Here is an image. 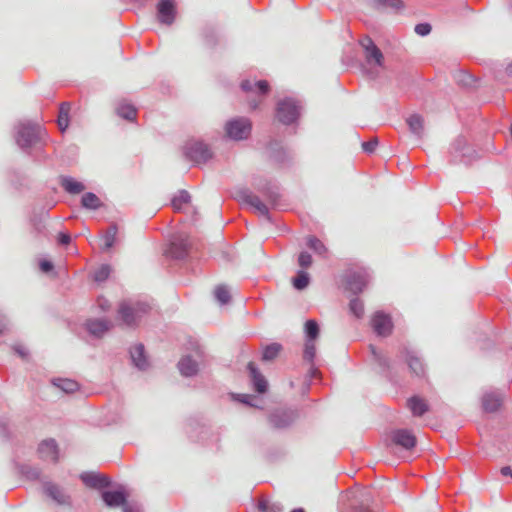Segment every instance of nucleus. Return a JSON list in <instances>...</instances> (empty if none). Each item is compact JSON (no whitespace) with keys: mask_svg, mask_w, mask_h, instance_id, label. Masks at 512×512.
I'll use <instances>...</instances> for the list:
<instances>
[{"mask_svg":"<svg viewBox=\"0 0 512 512\" xmlns=\"http://www.w3.org/2000/svg\"><path fill=\"white\" fill-rule=\"evenodd\" d=\"M47 131L39 123L20 121L14 127V140L22 150L38 148L47 141Z\"/></svg>","mask_w":512,"mask_h":512,"instance_id":"nucleus-1","label":"nucleus"},{"mask_svg":"<svg viewBox=\"0 0 512 512\" xmlns=\"http://www.w3.org/2000/svg\"><path fill=\"white\" fill-rule=\"evenodd\" d=\"M149 310L150 306L145 302L128 300L120 304L118 315L126 326H135Z\"/></svg>","mask_w":512,"mask_h":512,"instance_id":"nucleus-2","label":"nucleus"},{"mask_svg":"<svg viewBox=\"0 0 512 512\" xmlns=\"http://www.w3.org/2000/svg\"><path fill=\"white\" fill-rule=\"evenodd\" d=\"M240 86L247 94V103L251 110L259 108L270 91L269 83L266 80H259L256 82L243 80Z\"/></svg>","mask_w":512,"mask_h":512,"instance_id":"nucleus-3","label":"nucleus"},{"mask_svg":"<svg viewBox=\"0 0 512 512\" xmlns=\"http://www.w3.org/2000/svg\"><path fill=\"white\" fill-rule=\"evenodd\" d=\"M252 123L246 117H237L229 120L225 125L226 135L233 140L247 139L251 133Z\"/></svg>","mask_w":512,"mask_h":512,"instance_id":"nucleus-4","label":"nucleus"},{"mask_svg":"<svg viewBox=\"0 0 512 512\" xmlns=\"http://www.w3.org/2000/svg\"><path fill=\"white\" fill-rule=\"evenodd\" d=\"M300 115V106L298 103L290 98L279 101L276 109L277 119L285 124L289 125L295 122Z\"/></svg>","mask_w":512,"mask_h":512,"instance_id":"nucleus-5","label":"nucleus"},{"mask_svg":"<svg viewBox=\"0 0 512 512\" xmlns=\"http://www.w3.org/2000/svg\"><path fill=\"white\" fill-rule=\"evenodd\" d=\"M184 155L190 160H209L214 155L210 147L200 140H189L185 143Z\"/></svg>","mask_w":512,"mask_h":512,"instance_id":"nucleus-6","label":"nucleus"},{"mask_svg":"<svg viewBox=\"0 0 512 512\" xmlns=\"http://www.w3.org/2000/svg\"><path fill=\"white\" fill-rule=\"evenodd\" d=\"M359 44L364 50L367 64L378 67L384 66V55L369 36H364L360 39Z\"/></svg>","mask_w":512,"mask_h":512,"instance_id":"nucleus-7","label":"nucleus"},{"mask_svg":"<svg viewBox=\"0 0 512 512\" xmlns=\"http://www.w3.org/2000/svg\"><path fill=\"white\" fill-rule=\"evenodd\" d=\"M253 185L265 196L270 204L276 205L279 193L277 186L272 180H268L262 176H257L254 178Z\"/></svg>","mask_w":512,"mask_h":512,"instance_id":"nucleus-8","label":"nucleus"},{"mask_svg":"<svg viewBox=\"0 0 512 512\" xmlns=\"http://www.w3.org/2000/svg\"><path fill=\"white\" fill-rule=\"evenodd\" d=\"M157 15L161 23L171 25L176 16L174 0H159L157 4Z\"/></svg>","mask_w":512,"mask_h":512,"instance_id":"nucleus-9","label":"nucleus"},{"mask_svg":"<svg viewBox=\"0 0 512 512\" xmlns=\"http://www.w3.org/2000/svg\"><path fill=\"white\" fill-rule=\"evenodd\" d=\"M239 199L249 205L255 212L270 219L268 206L261 201V199L249 191H242L239 195Z\"/></svg>","mask_w":512,"mask_h":512,"instance_id":"nucleus-10","label":"nucleus"},{"mask_svg":"<svg viewBox=\"0 0 512 512\" xmlns=\"http://www.w3.org/2000/svg\"><path fill=\"white\" fill-rule=\"evenodd\" d=\"M372 327L379 336H388L392 332L393 324L389 315L377 312L372 318Z\"/></svg>","mask_w":512,"mask_h":512,"instance_id":"nucleus-11","label":"nucleus"},{"mask_svg":"<svg viewBox=\"0 0 512 512\" xmlns=\"http://www.w3.org/2000/svg\"><path fill=\"white\" fill-rule=\"evenodd\" d=\"M367 283L368 273L363 269L354 271L348 275L347 288L354 294L362 292Z\"/></svg>","mask_w":512,"mask_h":512,"instance_id":"nucleus-12","label":"nucleus"},{"mask_svg":"<svg viewBox=\"0 0 512 512\" xmlns=\"http://www.w3.org/2000/svg\"><path fill=\"white\" fill-rule=\"evenodd\" d=\"M392 441L404 449H412L416 445V438L407 429H398L392 432Z\"/></svg>","mask_w":512,"mask_h":512,"instance_id":"nucleus-13","label":"nucleus"},{"mask_svg":"<svg viewBox=\"0 0 512 512\" xmlns=\"http://www.w3.org/2000/svg\"><path fill=\"white\" fill-rule=\"evenodd\" d=\"M38 454L45 461L56 462L58 459V448L55 440H44L39 444Z\"/></svg>","mask_w":512,"mask_h":512,"instance_id":"nucleus-14","label":"nucleus"},{"mask_svg":"<svg viewBox=\"0 0 512 512\" xmlns=\"http://www.w3.org/2000/svg\"><path fill=\"white\" fill-rule=\"evenodd\" d=\"M102 499L109 507H118L124 505H131L127 503L126 496L122 491H105L102 493Z\"/></svg>","mask_w":512,"mask_h":512,"instance_id":"nucleus-15","label":"nucleus"},{"mask_svg":"<svg viewBox=\"0 0 512 512\" xmlns=\"http://www.w3.org/2000/svg\"><path fill=\"white\" fill-rule=\"evenodd\" d=\"M130 356L133 364L139 370H145L149 363L145 356L144 346L142 344H136L130 349Z\"/></svg>","mask_w":512,"mask_h":512,"instance_id":"nucleus-16","label":"nucleus"},{"mask_svg":"<svg viewBox=\"0 0 512 512\" xmlns=\"http://www.w3.org/2000/svg\"><path fill=\"white\" fill-rule=\"evenodd\" d=\"M81 480L91 488L100 489L109 485V481L105 476L96 473H83Z\"/></svg>","mask_w":512,"mask_h":512,"instance_id":"nucleus-17","label":"nucleus"},{"mask_svg":"<svg viewBox=\"0 0 512 512\" xmlns=\"http://www.w3.org/2000/svg\"><path fill=\"white\" fill-rule=\"evenodd\" d=\"M451 149L453 150L455 157H473L472 149L467 146L465 137L459 135L451 143Z\"/></svg>","mask_w":512,"mask_h":512,"instance_id":"nucleus-18","label":"nucleus"},{"mask_svg":"<svg viewBox=\"0 0 512 512\" xmlns=\"http://www.w3.org/2000/svg\"><path fill=\"white\" fill-rule=\"evenodd\" d=\"M248 370L250 372L255 390L258 393H264L267 390V381L264 376L258 371L252 362L248 364Z\"/></svg>","mask_w":512,"mask_h":512,"instance_id":"nucleus-19","label":"nucleus"},{"mask_svg":"<svg viewBox=\"0 0 512 512\" xmlns=\"http://www.w3.org/2000/svg\"><path fill=\"white\" fill-rule=\"evenodd\" d=\"M269 420L273 427L284 428L289 426L293 422L294 416L293 413L291 412L281 411L271 414Z\"/></svg>","mask_w":512,"mask_h":512,"instance_id":"nucleus-20","label":"nucleus"},{"mask_svg":"<svg viewBox=\"0 0 512 512\" xmlns=\"http://www.w3.org/2000/svg\"><path fill=\"white\" fill-rule=\"evenodd\" d=\"M502 396L495 392L485 393L482 398V406L486 412H495L502 403Z\"/></svg>","mask_w":512,"mask_h":512,"instance_id":"nucleus-21","label":"nucleus"},{"mask_svg":"<svg viewBox=\"0 0 512 512\" xmlns=\"http://www.w3.org/2000/svg\"><path fill=\"white\" fill-rule=\"evenodd\" d=\"M60 184L63 189L70 194H79L85 190V185L69 176H62Z\"/></svg>","mask_w":512,"mask_h":512,"instance_id":"nucleus-22","label":"nucleus"},{"mask_svg":"<svg viewBox=\"0 0 512 512\" xmlns=\"http://www.w3.org/2000/svg\"><path fill=\"white\" fill-rule=\"evenodd\" d=\"M407 125L415 136L422 138L424 134V118L420 114H412L407 120Z\"/></svg>","mask_w":512,"mask_h":512,"instance_id":"nucleus-23","label":"nucleus"},{"mask_svg":"<svg viewBox=\"0 0 512 512\" xmlns=\"http://www.w3.org/2000/svg\"><path fill=\"white\" fill-rule=\"evenodd\" d=\"M86 327L90 334L101 337L110 329L111 324L106 320H89L86 323Z\"/></svg>","mask_w":512,"mask_h":512,"instance_id":"nucleus-24","label":"nucleus"},{"mask_svg":"<svg viewBox=\"0 0 512 512\" xmlns=\"http://www.w3.org/2000/svg\"><path fill=\"white\" fill-rule=\"evenodd\" d=\"M71 110V103L70 102H62L59 106V113H58V119L57 124L60 129V131L63 133L66 131V129L69 126L70 117L69 113Z\"/></svg>","mask_w":512,"mask_h":512,"instance_id":"nucleus-25","label":"nucleus"},{"mask_svg":"<svg viewBox=\"0 0 512 512\" xmlns=\"http://www.w3.org/2000/svg\"><path fill=\"white\" fill-rule=\"evenodd\" d=\"M178 368L180 373L185 377L193 376L198 371L197 363L194 360H192L189 356L183 357L178 362Z\"/></svg>","mask_w":512,"mask_h":512,"instance_id":"nucleus-26","label":"nucleus"},{"mask_svg":"<svg viewBox=\"0 0 512 512\" xmlns=\"http://www.w3.org/2000/svg\"><path fill=\"white\" fill-rule=\"evenodd\" d=\"M406 360L409 368L416 376L424 375L425 369L422 361L413 351L406 350Z\"/></svg>","mask_w":512,"mask_h":512,"instance_id":"nucleus-27","label":"nucleus"},{"mask_svg":"<svg viewBox=\"0 0 512 512\" xmlns=\"http://www.w3.org/2000/svg\"><path fill=\"white\" fill-rule=\"evenodd\" d=\"M116 113L123 119L134 121L136 119L137 110L132 104L122 101L116 107Z\"/></svg>","mask_w":512,"mask_h":512,"instance_id":"nucleus-28","label":"nucleus"},{"mask_svg":"<svg viewBox=\"0 0 512 512\" xmlns=\"http://www.w3.org/2000/svg\"><path fill=\"white\" fill-rule=\"evenodd\" d=\"M407 405L414 416H422L428 411V405L425 400L417 396L411 397L407 401Z\"/></svg>","mask_w":512,"mask_h":512,"instance_id":"nucleus-29","label":"nucleus"},{"mask_svg":"<svg viewBox=\"0 0 512 512\" xmlns=\"http://www.w3.org/2000/svg\"><path fill=\"white\" fill-rule=\"evenodd\" d=\"M44 490L48 496H50L54 501L59 504H66L68 502V497L63 493V491L56 485L52 483H46L44 485Z\"/></svg>","mask_w":512,"mask_h":512,"instance_id":"nucleus-30","label":"nucleus"},{"mask_svg":"<svg viewBox=\"0 0 512 512\" xmlns=\"http://www.w3.org/2000/svg\"><path fill=\"white\" fill-rule=\"evenodd\" d=\"M191 197L186 190H181L175 195L171 201L172 207L175 211H183L190 204Z\"/></svg>","mask_w":512,"mask_h":512,"instance_id":"nucleus-31","label":"nucleus"},{"mask_svg":"<svg viewBox=\"0 0 512 512\" xmlns=\"http://www.w3.org/2000/svg\"><path fill=\"white\" fill-rule=\"evenodd\" d=\"M81 205L83 208L88 210H97L103 205V203L96 194L87 192L81 198Z\"/></svg>","mask_w":512,"mask_h":512,"instance_id":"nucleus-32","label":"nucleus"},{"mask_svg":"<svg viewBox=\"0 0 512 512\" xmlns=\"http://www.w3.org/2000/svg\"><path fill=\"white\" fill-rule=\"evenodd\" d=\"M376 8L378 10H383L390 8L394 11H400L404 9L405 5L402 0H374Z\"/></svg>","mask_w":512,"mask_h":512,"instance_id":"nucleus-33","label":"nucleus"},{"mask_svg":"<svg viewBox=\"0 0 512 512\" xmlns=\"http://www.w3.org/2000/svg\"><path fill=\"white\" fill-rule=\"evenodd\" d=\"M455 80L458 85L465 88L474 87V83L476 82V79L471 74L463 70H460L455 74Z\"/></svg>","mask_w":512,"mask_h":512,"instance_id":"nucleus-34","label":"nucleus"},{"mask_svg":"<svg viewBox=\"0 0 512 512\" xmlns=\"http://www.w3.org/2000/svg\"><path fill=\"white\" fill-rule=\"evenodd\" d=\"M53 383L65 393H73L79 388L78 383L71 379H57Z\"/></svg>","mask_w":512,"mask_h":512,"instance_id":"nucleus-35","label":"nucleus"},{"mask_svg":"<svg viewBox=\"0 0 512 512\" xmlns=\"http://www.w3.org/2000/svg\"><path fill=\"white\" fill-rule=\"evenodd\" d=\"M281 345L278 343H272L266 346L263 350L262 359L265 361H271L275 359L281 351Z\"/></svg>","mask_w":512,"mask_h":512,"instance_id":"nucleus-36","label":"nucleus"},{"mask_svg":"<svg viewBox=\"0 0 512 512\" xmlns=\"http://www.w3.org/2000/svg\"><path fill=\"white\" fill-rule=\"evenodd\" d=\"M214 295L220 304H227L230 301V292L224 285H219L215 288Z\"/></svg>","mask_w":512,"mask_h":512,"instance_id":"nucleus-37","label":"nucleus"},{"mask_svg":"<svg viewBox=\"0 0 512 512\" xmlns=\"http://www.w3.org/2000/svg\"><path fill=\"white\" fill-rule=\"evenodd\" d=\"M307 340L315 341L319 335V326L315 320H308L305 324Z\"/></svg>","mask_w":512,"mask_h":512,"instance_id":"nucleus-38","label":"nucleus"},{"mask_svg":"<svg viewBox=\"0 0 512 512\" xmlns=\"http://www.w3.org/2000/svg\"><path fill=\"white\" fill-rule=\"evenodd\" d=\"M307 246L319 255H324L327 251L324 244L314 236L307 238Z\"/></svg>","mask_w":512,"mask_h":512,"instance_id":"nucleus-39","label":"nucleus"},{"mask_svg":"<svg viewBox=\"0 0 512 512\" xmlns=\"http://www.w3.org/2000/svg\"><path fill=\"white\" fill-rule=\"evenodd\" d=\"M309 275L304 271L298 272V275L293 279V286L297 290L305 289L309 284Z\"/></svg>","mask_w":512,"mask_h":512,"instance_id":"nucleus-40","label":"nucleus"},{"mask_svg":"<svg viewBox=\"0 0 512 512\" xmlns=\"http://www.w3.org/2000/svg\"><path fill=\"white\" fill-rule=\"evenodd\" d=\"M116 235H117V227L115 225H111L107 229L105 236H104L105 249H110L114 245L115 240H116Z\"/></svg>","mask_w":512,"mask_h":512,"instance_id":"nucleus-41","label":"nucleus"},{"mask_svg":"<svg viewBox=\"0 0 512 512\" xmlns=\"http://www.w3.org/2000/svg\"><path fill=\"white\" fill-rule=\"evenodd\" d=\"M349 308L351 313L357 318L362 317L364 314L363 302L358 298H354L350 301Z\"/></svg>","mask_w":512,"mask_h":512,"instance_id":"nucleus-42","label":"nucleus"},{"mask_svg":"<svg viewBox=\"0 0 512 512\" xmlns=\"http://www.w3.org/2000/svg\"><path fill=\"white\" fill-rule=\"evenodd\" d=\"M316 355V346L315 342L312 340H306L305 349H304V359L313 362Z\"/></svg>","mask_w":512,"mask_h":512,"instance_id":"nucleus-43","label":"nucleus"},{"mask_svg":"<svg viewBox=\"0 0 512 512\" xmlns=\"http://www.w3.org/2000/svg\"><path fill=\"white\" fill-rule=\"evenodd\" d=\"M111 272V267L109 265H102L94 272V280L97 282L105 281Z\"/></svg>","mask_w":512,"mask_h":512,"instance_id":"nucleus-44","label":"nucleus"},{"mask_svg":"<svg viewBox=\"0 0 512 512\" xmlns=\"http://www.w3.org/2000/svg\"><path fill=\"white\" fill-rule=\"evenodd\" d=\"M378 143V138L374 137L369 141L362 143V148L367 153V155L371 156L375 152Z\"/></svg>","mask_w":512,"mask_h":512,"instance_id":"nucleus-45","label":"nucleus"},{"mask_svg":"<svg viewBox=\"0 0 512 512\" xmlns=\"http://www.w3.org/2000/svg\"><path fill=\"white\" fill-rule=\"evenodd\" d=\"M298 263L303 268H308L312 263V257L307 252H302L299 255Z\"/></svg>","mask_w":512,"mask_h":512,"instance_id":"nucleus-46","label":"nucleus"},{"mask_svg":"<svg viewBox=\"0 0 512 512\" xmlns=\"http://www.w3.org/2000/svg\"><path fill=\"white\" fill-rule=\"evenodd\" d=\"M431 25L428 23H420L415 26V32L420 36H426L431 32Z\"/></svg>","mask_w":512,"mask_h":512,"instance_id":"nucleus-47","label":"nucleus"},{"mask_svg":"<svg viewBox=\"0 0 512 512\" xmlns=\"http://www.w3.org/2000/svg\"><path fill=\"white\" fill-rule=\"evenodd\" d=\"M370 348L374 358L378 361V363L382 366H386L388 363L386 358L382 355V353L377 351L376 348L373 346H371Z\"/></svg>","mask_w":512,"mask_h":512,"instance_id":"nucleus-48","label":"nucleus"},{"mask_svg":"<svg viewBox=\"0 0 512 512\" xmlns=\"http://www.w3.org/2000/svg\"><path fill=\"white\" fill-rule=\"evenodd\" d=\"M97 305L102 311H106L110 308L109 301L104 297H99L97 299Z\"/></svg>","mask_w":512,"mask_h":512,"instance_id":"nucleus-49","label":"nucleus"},{"mask_svg":"<svg viewBox=\"0 0 512 512\" xmlns=\"http://www.w3.org/2000/svg\"><path fill=\"white\" fill-rule=\"evenodd\" d=\"M40 269L43 272L48 273L53 269V264L48 260H42L40 261Z\"/></svg>","mask_w":512,"mask_h":512,"instance_id":"nucleus-50","label":"nucleus"},{"mask_svg":"<svg viewBox=\"0 0 512 512\" xmlns=\"http://www.w3.org/2000/svg\"><path fill=\"white\" fill-rule=\"evenodd\" d=\"M59 243L62 244V245H67L70 243V235L69 234H66V233H60L59 234Z\"/></svg>","mask_w":512,"mask_h":512,"instance_id":"nucleus-51","label":"nucleus"},{"mask_svg":"<svg viewBox=\"0 0 512 512\" xmlns=\"http://www.w3.org/2000/svg\"><path fill=\"white\" fill-rule=\"evenodd\" d=\"M122 512H141L140 508L136 505H124Z\"/></svg>","mask_w":512,"mask_h":512,"instance_id":"nucleus-52","label":"nucleus"},{"mask_svg":"<svg viewBox=\"0 0 512 512\" xmlns=\"http://www.w3.org/2000/svg\"><path fill=\"white\" fill-rule=\"evenodd\" d=\"M501 474L503 476H510L512 478V469L509 466L502 467Z\"/></svg>","mask_w":512,"mask_h":512,"instance_id":"nucleus-53","label":"nucleus"},{"mask_svg":"<svg viewBox=\"0 0 512 512\" xmlns=\"http://www.w3.org/2000/svg\"><path fill=\"white\" fill-rule=\"evenodd\" d=\"M7 327V323L4 317H0V333H2Z\"/></svg>","mask_w":512,"mask_h":512,"instance_id":"nucleus-54","label":"nucleus"},{"mask_svg":"<svg viewBox=\"0 0 512 512\" xmlns=\"http://www.w3.org/2000/svg\"><path fill=\"white\" fill-rule=\"evenodd\" d=\"M182 246H183L182 251H181V252H179V253L176 255V257H177V258H182V257H184V255H185V254H186V252H187V244H186V243H184V244H182Z\"/></svg>","mask_w":512,"mask_h":512,"instance_id":"nucleus-55","label":"nucleus"},{"mask_svg":"<svg viewBox=\"0 0 512 512\" xmlns=\"http://www.w3.org/2000/svg\"><path fill=\"white\" fill-rule=\"evenodd\" d=\"M16 352L22 357L25 358L27 356V352L22 347H16Z\"/></svg>","mask_w":512,"mask_h":512,"instance_id":"nucleus-56","label":"nucleus"},{"mask_svg":"<svg viewBox=\"0 0 512 512\" xmlns=\"http://www.w3.org/2000/svg\"><path fill=\"white\" fill-rule=\"evenodd\" d=\"M505 71L508 76L512 77V62L507 65Z\"/></svg>","mask_w":512,"mask_h":512,"instance_id":"nucleus-57","label":"nucleus"},{"mask_svg":"<svg viewBox=\"0 0 512 512\" xmlns=\"http://www.w3.org/2000/svg\"><path fill=\"white\" fill-rule=\"evenodd\" d=\"M267 504L265 502H260L259 504V510L261 512H266Z\"/></svg>","mask_w":512,"mask_h":512,"instance_id":"nucleus-58","label":"nucleus"},{"mask_svg":"<svg viewBox=\"0 0 512 512\" xmlns=\"http://www.w3.org/2000/svg\"><path fill=\"white\" fill-rule=\"evenodd\" d=\"M355 512H370V510L365 507H359Z\"/></svg>","mask_w":512,"mask_h":512,"instance_id":"nucleus-59","label":"nucleus"},{"mask_svg":"<svg viewBox=\"0 0 512 512\" xmlns=\"http://www.w3.org/2000/svg\"><path fill=\"white\" fill-rule=\"evenodd\" d=\"M249 398L248 395H242V399L241 401L244 402V403H247V399Z\"/></svg>","mask_w":512,"mask_h":512,"instance_id":"nucleus-60","label":"nucleus"},{"mask_svg":"<svg viewBox=\"0 0 512 512\" xmlns=\"http://www.w3.org/2000/svg\"><path fill=\"white\" fill-rule=\"evenodd\" d=\"M292 512H304L302 509H294Z\"/></svg>","mask_w":512,"mask_h":512,"instance_id":"nucleus-61","label":"nucleus"},{"mask_svg":"<svg viewBox=\"0 0 512 512\" xmlns=\"http://www.w3.org/2000/svg\"><path fill=\"white\" fill-rule=\"evenodd\" d=\"M33 477H38V472L37 471H34L33 474H32Z\"/></svg>","mask_w":512,"mask_h":512,"instance_id":"nucleus-62","label":"nucleus"}]
</instances>
